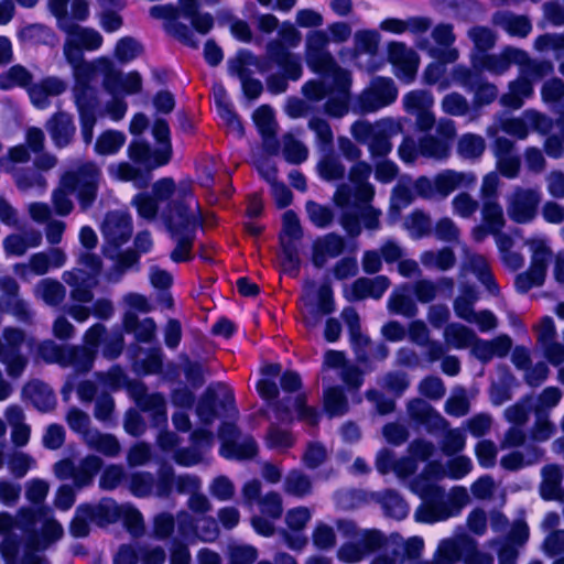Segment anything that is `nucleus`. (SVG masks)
<instances>
[{"label": "nucleus", "mask_w": 564, "mask_h": 564, "mask_svg": "<svg viewBox=\"0 0 564 564\" xmlns=\"http://www.w3.org/2000/svg\"><path fill=\"white\" fill-rule=\"evenodd\" d=\"M153 195L160 200H170L161 217L171 235L195 234L203 225L199 205L188 184L175 186L171 178H162L153 185Z\"/></svg>", "instance_id": "obj_1"}, {"label": "nucleus", "mask_w": 564, "mask_h": 564, "mask_svg": "<svg viewBox=\"0 0 564 564\" xmlns=\"http://www.w3.org/2000/svg\"><path fill=\"white\" fill-rule=\"evenodd\" d=\"M411 489L421 499L422 503L415 511V519L419 522L434 523L445 521L457 516L469 502V495L466 488L456 486L449 492L424 479H414Z\"/></svg>", "instance_id": "obj_2"}, {"label": "nucleus", "mask_w": 564, "mask_h": 564, "mask_svg": "<svg viewBox=\"0 0 564 564\" xmlns=\"http://www.w3.org/2000/svg\"><path fill=\"white\" fill-rule=\"evenodd\" d=\"M101 171L94 162H86L76 172L65 173L59 185L52 194V203L56 214L66 216L73 210L70 196L77 192L83 209H87L96 199Z\"/></svg>", "instance_id": "obj_3"}, {"label": "nucleus", "mask_w": 564, "mask_h": 564, "mask_svg": "<svg viewBox=\"0 0 564 564\" xmlns=\"http://www.w3.org/2000/svg\"><path fill=\"white\" fill-rule=\"evenodd\" d=\"M75 78L74 97L79 112L80 133L84 142L90 144L94 138L96 118V100L89 83L95 78L97 72L91 62L84 61L73 67Z\"/></svg>", "instance_id": "obj_4"}, {"label": "nucleus", "mask_w": 564, "mask_h": 564, "mask_svg": "<svg viewBox=\"0 0 564 564\" xmlns=\"http://www.w3.org/2000/svg\"><path fill=\"white\" fill-rule=\"evenodd\" d=\"M401 131V123L392 118H383L376 122L358 120L350 127L354 139L367 145L372 159L387 156L392 150L391 139Z\"/></svg>", "instance_id": "obj_5"}, {"label": "nucleus", "mask_w": 564, "mask_h": 564, "mask_svg": "<svg viewBox=\"0 0 564 564\" xmlns=\"http://www.w3.org/2000/svg\"><path fill=\"white\" fill-rule=\"evenodd\" d=\"M530 257L528 270L519 273L514 284L519 292L527 293L545 282L551 260L555 257L550 239L544 235H534L524 240Z\"/></svg>", "instance_id": "obj_6"}, {"label": "nucleus", "mask_w": 564, "mask_h": 564, "mask_svg": "<svg viewBox=\"0 0 564 564\" xmlns=\"http://www.w3.org/2000/svg\"><path fill=\"white\" fill-rule=\"evenodd\" d=\"M333 200L341 209L340 224L350 236H358L361 232L360 220L367 229H379L381 212L372 206H366L359 210L357 200L354 202L350 185L340 184L334 194Z\"/></svg>", "instance_id": "obj_7"}, {"label": "nucleus", "mask_w": 564, "mask_h": 564, "mask_svg": "<svg viewBox=\"0 0 564 564\" xmlns=\"http://www.w3.org/2000/svg\"><path fill=\"white\" fill-rule=\"evenodd\" d=\"M78 264L82 268H73L64 271L63 281L69 286V297L75 302L90 303L94 300L93 289L98 284L102 262L101 259L90 252L79 254Z\"/></svg>", "instance_id": "obj_8"}, {"label": "nucleus", "mask_w": 564, "mask_h": 564, "mask_svg": "<svg viewBox=\"0 0 564 564\" xmlns=\"http://www.w3.org/2000/svg\"><path fill=\"white\" fill-rule=\"evenodd\" d=\"M552 128V120L546 116L528 109L520 117L512 118H498L496 121L486 129L488 137H496L500 131L523 140L528 137L529 130L532 129L542 134L547 133Z\"/></svg>", "instance_id": "obj_9"}, {"label": "nucleus", "mask_w": 564, "mask_h": 564, "mask_svg": "<svg viewBox=\"0 0 564 564\" xmlns=\"http://www.w3.org/2000/svg\"><path fill=\"white\" fill-rule=\"evenodd\" d=\"M540 203L539 189L514 186L506 196L507 215L517 224H530L538 216Z\"/></svg>", "instance_id": "obj_10"}, {"label": "nucleus", "mask_w": 564, "mask_h": 564, "mask_svg": "<svg viewBox=\"0 0 564 564\" xmlns=\"http://www.w3.org/2000/svg\"><path fill=\"white\" fill-rule=\"evenodd\" d=\"M25 340V333L15 327H6L0 338V361L6 366L9 377L19 378L26 365L28 358L20 352Z\"/></svg>", "instance_id": "obj_11"}, {"label": "nucleus", "mask_w": 564, "mask_h": 564, "mask_svg": "<svg viewBox=\"0 0 564 564\" xmlns=\"http://www.w3.org/2000/svg\"><path fill=\"white\" fill-rule=\"evenodd\" d=\"M329 36L323 30H315L306 36V63L311 69L325 76L336 74L337 70H344L334 61L332 54L327 51Z\"/></svg>", "instance_id": "obj_12"}, {"label": "nucleus", "mask_w": 564, "mask_h": 564, "mask_svg": "<svg viewBox=\"0 0 564 564\" xmlns=\"http://www.w3.org/2000/svg\"><path fill=\"white\" fill-rule=\"evenodd\" d=\"M397 97L398 88L393 80L387 77H377L360 94L359 107L364 112H373L394 102Z\"/></svg>", "instance_id": "obj_13"}, {"label": "nucleus", "mask_w": 564, "mask_h": 564, "mask_svg": "<svg viewBox=\"0 0 564 564\" xmlns=\"http://www.w3.org/2000/svg\"><path fill=\"white\" fill-rule=\"evenodd\" d=\"M101 235L105 240L104 252L117 249L127 243L132 235L131 217L124 212H109L101 224Z\"/></svg>", "instance_id": "obj_14"}, {"label": "nucleus", "mask_w": 564, "mask_h": 564, "mask_svg": "<svg viewBox=\"0 0 564 564\" xmlns=\"http://www.w3.org/2000/svg\"><path fill=\"white\" fill-rule=\"evenodd\" d=\"M402 104L408 113L415 116L420 131H429L435 126L434 97L430 91L412 90L403 96Z\"/></svg>", "instance_id": "obj_15"}, {"label": "nucleus", "mask_w": 564, "mask_h": 564, "mask_svg": "<svg viewBox=\"0 0 564 564\" xmlns=\"http://www.w3.org/2000/svg\"><path fill=\"white\" fill-rule=\"evenodd\" d=\"M219 437L223 440L220 453L226 458L248 459L254 457L258 452L256 441L251 436L238 437L234 424H223Z\"/></svg>", "instance_id": "obj_16"}, {"label": "nucleus", "mask_w": 564, "mask_h": 564, "mask_svg": "<svg viewBox=\"0 0 564 564\" xmlns=\"http://www.w3.org/2000/svg\"><path fill=\"white\" fill-rule=\"evenodd\" d=\"M528 61V54L519 48L506 47L499 54H482L474 58V67L487 70L494 75L506 73L512 64L522 65Z\"/></svg>", "instance_id": "obj_17"}, {"label": "nucleus", "mask_w": 564, "mask_h": 564, "mask_svg": "<svg viewBox=\"0 0 564 564\" xmlns=\"http://www.w3.org/2000/svg\"><path fill=\"white\" fill-rule=\"evenodd\" d=\"M326 77L332 78L333 87L325 104V111L332 117L340 118L348 112L350 74L347 70H337L336 74Z\"/></svg>", "instance_id": "obj_18"}, {"label": "nucleus", "mask_w": 564, "mask_h": 564, "mask_svg": "<svg viewBox=\"0 0 564 564\" xmlns=\"http://www.w3.org/2000/svg\"><path fill=\"white\" fill-rule=\"evenodd\" d=\"M389 61L397 67L395 75L410 83L413 80L417 67V54L403 43H392L389 46Z\"/></svg>", "instance_id": "obj_19"}, {"label": "nucleus", "mask_w": 564, "mask_h": 564, "mask_svg": "<svg viewBox=\"0 0 564 564\" xmlns=\"http://www.w3.org/2000/svg\"><path fill=\"white\" fill-rule=\"evenodd\" d=\"M435 182L438 198L445 199L456 189L473 187L477 182V176L473 172L446 169L435 175Z\"/></svg>", "instance_id": "obj_20"}, {"label": "nucleus", "mask_w": 564, "mask_h": 564, "mask_svg": "<svg viewBox=\"0 0 564 564\" xmlns=\"http://www.w3.org/2000/svg\"><path fill=\"white\" fill-rule=\"evenodd\" d=\"M45 128L56 148L69 145L74 139L76 127L69 113L59 111L52 116Z\"/></svg>", "instance_id": "obj_21"}, {"label": "nucleus", "mask_w": 564, "mask_h": 564, "mask_svg": "<svg viewBox=\"0 0 564 564\" xmlns=\"http://www.w3.org/2000/svg\"><path fill=\"white\" fill-rule=\"evenodd\" d=\"M178 530L182 535L198 534L205 541H212L217 536V525L213 519L194 518L187 511H181L176 516Z\"/></svg>", "instance_id": "obj_22"}, {"label": "nucleus", "mask_w": 564, "mask_h": 564, "mask_svg": "<svg viewBox=\"0 0 564 564\" xmlns=\"http://www.w3.org/2000/svg\"><path fill=\"white\" fill-rule=\"evenodd\" d=\"M345 248L344 238L336 234H327L313 243L312 261L315 267H324L329 259L338 257Z\"/></svg>", "instance_id": "obj_23"}, {"label": "nucleus", "mask_w": 564, "mask_h": 564, "mask_svg": "<svg viewBox=\"0 0 564 564\" xmlns=\"http://www.w3.org/2000/svg\"><path fill=\"white\" fill-rule=\"evenodd\" d=\"M66 37L83 50L96 51L104 42L102 35L95 29L80 26L70 21L64 22L59 28Z\"/></svg>", "instance_id": "obj_24"}, {"label": "nucleus", "mask_w": 564, "mask_h": 564, "mask_svg": "<svg viewBox=\"0 0 564 564\" xmlns=\"http://www.w3.org/2000/svg\"><path fill=\"white\" fill-rule=\"evenodd\" d=\"M129 158L147 167V172L169 162V149L152 151L149 144L140 141L132 142L128 148Z\"/></svg>", "instance_id": "obj_25"}, {"label": "nucleus", "mask_w": 564, "mask_h": 564, "mask_svg": "<svg viewBox=\"0 0 564 564\" xmlns=\"http://www.w3.org/2000/svg\"><path fill=\"white\" fill-rule=\"evenodd\" d=\"M371 174V166L365 161H358L349 171V181L355 185L354 198L360 203H368L375 196V188L368 182Z\"/></svg>", "instance_id": "obj_26"}, {"label": "nucleus", "mask_w": 564, "mask_h": 564, "mask_svg": "<svg viewBox=\"0 0 564 564\" xmlns=\"http://www.w3.org/2000/svg\"><path fill=\"white\" fill-rule=\"evenodd\" d=\"M218 394L223 395L226 402H232L234 400L232 392L227 386L223 383L209 386L200 399L196 410L200 421L205 424H210L217 416L214 403Z\"/></svg>", "instance_id": "obj_27"}, {"label": "nucleus", "mask_w": 564, "mask_h": 564, "mask_svg": "<svg viewBox=\"0 0 564 564\" xmlns=\"http://www.w3.org/2000/svg\"><path fill=\"white\" fill-rule=\"evenodd\" d=\"M37 514L34 519V533H28V539L34 542L37 536L36 524L42 523L41 535L47 542H54L59 540L64 534V529L59 522H57L48 507H36L33 508Z\"/></svg>", "instance_id": "obj_28"}, {"label": "nucleus", "mask_w": 564, "mask_h": 564, "mask_svg": "<svg viewBox=\"0 0 564 564\" xmlns=\"http://www.w3.org/2000/svg\"><path fill=\"white\" fill-rule=\"evenodd\" d=\"M512 340L507 335H501L492 340L476 338L473 354L481 361H489L494 357H505L511 349Z\"/></svg>", "instance_id": "obj_29"}, {"label": "nucleus", "mask_w": 564, "mask_h": 564, "mask_svg": "<svg viewBox=\"0 0 564 564\" xmlns=\"http://www.w3.org/2000/svg\"><path fill=\"white\" fill-rule=\"evenodd\" d=\"M390 286V280L384 275L376 278H359L351 285V300L366 297L380 299Z\"/></svg>", "instance_id": "obj_30"}, {"label": "nucleus", "mask_w": 564, "mask_h": 564, "mask_svg": "<svg viewBox=\"0 0 564 564\" xmlns=\"http://www.w3.org/2000/svg\"><path fill=\"white\" fill-rule=\"evenodd\" d=\"M410 291L411 286L409 284H402L393 290L387 302V308L391 314L409 318L417 314L419 308L415 301L409 294Z\"/></svg>", "instance_id": "obj_31"}, {"label": "nucleus", "mask_w": 564, "mask_h": 564, "mask_svg": "<svg viewBox=\"0 0 564 564\" xmlns=\"http://www.w3.org/2000/svg\"><path fill=\"white\" fill-rule=\"evenodd\" d=\"M37 512L30 507L20 508L12 517L9 513H0V533H8L13 529L21 530L26 536L28 533H34V519Z\"/></svg>", "instance_id": "obj_32"}, {"label": "nucleus", "mask_w": 564, "mask_h": 564, "mask_svg": "<svg viewBox=\"0 0 564 564\" xmlns=\"http://www.w3.org/2000/svg\"><path fill=\"white\" fill-rule=\"evenodd\" d=\"M252 119L263 137V145L270 154L278 152V147L272 140L275 134L276 123L273 110L269 106L259 107L252 115Z\"/></svg>", "instance_id": "obj_33"}, {"label": "nucleus", "mask_w": 564, "mask_h": 564, "mask_svg": "<svg viewBox=\"0 0 564 564\" xmlns=\"http://www.w3.org/2000/svg\"><path fill=\"white\" fill-rule=\"evenodd\" d=\"M563 473L556 465H547L542 469L540 485L541 497L545 500H564V488L561 487Z\"/></svg>", "instance_id": "obj_34"}, {"label": "nucleus", "mask_w": 564, "mask_h": 564, "mask_svg": "<svg viewBox=\"0 0 564 564\" xmlns=\"http://www.w3.org/2000/svg\"><path fill=\"white\" fill-rule=\"evenodd\" d=\"M23 394L42 412L51 411L56 405L53 390L42 381H31L23 388Z\"/></svg>", "instance_id": "obj_35"}, {"label": "nucleus", "mask_w": 564, "mask_h": 564, "mask_svg": "<svg viewBox=\"0 0 564 564\" xmlns=\"http://www.w3.org/2000/svg\"><path fill=\"white\" fill-rule=\"evenodd\" d=\"M35 299L44 302L47 306H59L66 297L65 286L57 280L45 278L34 286Z\"/></svg>", "instance_id": "obj_36"}, {"label": "nucleus", "mask_w": 564, "mask_h": 564, "mask_svg": "<svg viewBox=\"0 0 564 564\" xmlns=\"http://www.w3.org/2000/svg\"><path fill=\"white\" fill-rule=\"evenodd\" d=\"M420 262L429 270L445 272L455 267L456 256L453 249L443 247L423 251L420 254Z\"/></svg>", "instance_id": "obj_37"}, {"label": "nucleus", "mask_w": 564, "mask_h": 564, "mask_svg": "<svg viewBox=\"0 0 564 564\" xmlns=\"http://www.w3.org/2000/svg\"><path fill=\"white\" fill-rule=\"evenodd\" d=\"M466 541L467 536L465 535L443 539L434 554L436 564H455L463 561Z\"/></svg>", "instance_id": "obj_38"}, {"label": "nucleus", "mask_w": 564, "mask_h": 564, "mask_svg": "<svg viewBox=\"0 0 564 564\" xmlns=\"http://www.w3.org/2000/svg\"><path fill=\"white\" fill-rule=\"evenodd\" d=\"M109 175L122 182H132L135 187H147L150 182V173L143 172L128 162L113 163L108 166Z\"/></svg>", "instance_id": "obj_39"}, {"label": "nucleus", "mask_w": 564, "mask_h": 564, "mask_svg": "<svg viewBox=\"0 0 564 564\" xmlns=\"http://www.w3.org/2000/svg\"><path fill=\"white\" fill-rule=\"evenodd\" d=\"M443 337L446 346L454 349L473 348L477 338L473 329L458 323L446 325Z\"/></svg>", "instance_id": "obj_40"}, {"label": "nucleus", "mask_w": 564, "mask_h": 564, "mask_svg": "<svg viewBox=\"0 0 564 564\" xmlns=\"http://www.w3.org/2000/svg\"><path fill=\"white\" fill-rule=\"evenodd\" d=\"M543 449L538 446H529L525 451L511 452L500 459V465L507 470H518L524 466L535 464L541 460Z\"/></svg>", "instance_id": "obj_41"}, {"label": "nucleus", "mask_w": 564, "mask_h": 564, "mask_svg": "<svg viewBox=\"0 0 564 564\" xmlns=\"http://www.w3.org/2000/svg\"><path fill=\"white\" fill-rule=\"evenodd\" d=\"M269 56L284 68L290 79L296 80L302 75V66L300 59L284 50L278 42H269L267 46Z\"/></svg>", "instance_id": "obj_42"}, {"label": "nucleus", "mask_w": 564, "mask_h": 564, "mask_svg": "<svg viewBox=\"0 0 564 564\" xmlns=\"http://www.w3.org/2000/svg\"><path fill=\"white\" fill-rule=\"evenodd\" d=\"M465 268L474 272L478 280L490 291H496V283L494 281L489 263L485 256L473 253L465 249Z\"/></svg>", "instance_id": "obj_43"}, {"label": "nucleus", "mask_w": 564, "mask_h": 564, "mask_svg": "<svg viewBox=\"0 0 564 564\" xmlns=\"http://www.w3.org/2000/svg\"><path fill=\"white\" fill-rule=\"evenodd\" d=\"M533 86L530 79L520 77L509 84V90L501 96V104L512 109H519L523 105V99L531 97Z\"/></svg>", "instance_id": "obj_44"}, {"label": "nucleus", "mask_w": 564, "mask_h": 564, "mask_svg": "<svg viewBox=\"0 0 564 564\" xmlns=\"http://www.w3.org/2000/svg\"><path fill=\"white\" fill-rule=\"evenodd\" d=\"M420 155L434 161H446L451 155V145L445 140H440L436 135L425 134L419 140Z\"/></svg>", "instance_id": "obj_45"}, {"label": "nucleus", "mask_w": 564, "mask_h": 564, "mask_svg": "<svg viewBox=\"0 0 564 564\" xmlns=\"http://www.w3.org/2000/svg\"><path fill=\"white\" fill-rule=\"evenodd\" d=\"M413 186L411 187L410 178H401L393 187L390 198L389 215L395 220L401 212L414 200Z\"/></svg>", "instance_id": "obj_46"}, {"label": "nucleus", "mask_w": 564, "mask_h": 564, "mask_svg": "<svg viewBox=\"0 0 564 564\" xmlns=\"http://www.w3.org/2000/svg\"><path fill=\"white\" fill-rule=\"evenodd\" d=\"M492 21L496 25L502 28L510 35L525 37L531 32L530 21L520 15L510 12H497Z\"/></svg>", "instance_id": "obj_47"}, {"label": "nucleus", "mask_w": 564, "mask_h": 564, "mask_svg": "<svg viewBox=\"0 0 564 564\" xmlns=\"http://www.w3.org/2000/svg\"><path fill=\"white\" fill-rule=\"evenodd\" d=\"M444 286L448 290L454 288V281L451 278H442L437 282L429 279H422L413 283L411 290L420 303H430L437 297L438 290Z\"/></svg>", "instance_id": "obj_48"}, {"label": "nucleus", "mask_w": 564, "mask_h": 564, "mask_svg": "<svg viewBox=\"0 0 564 564\" xmlns=\"http://www.w3.org/2000/svg\"><path fill=\"white\" fill-rule=\"evenodd\" d=\"M91 522L97 525H106L121 518L122 506L111 499H104L97 505H89Z\"/></svg>", "instance_id": "obj_49"}, {"label": "nucleus", "mask_w": 564, "mask_h": 564, "mask_svg": "<svg viewBox=\"0 0 564 564\" xmlns=\"http://www.w3.org/2000/svg\"><path fill=\"white\" fill-rule=\"evenodd\" d=\"M96 351L88 347H66L63 367H73L78 372L89 371L93 367Z\"/></svg>", "instance_id": "obj_50"}, {"label": "nucleus", "mask_w": 564, "mask_h": 564, "mask_svg": "<svg viewBox=\"0 0 564 564\" xmlns=\"http://www.w3.org/2000/svg\"><path fill=\"white\" fill-rule=\"evenodd\" d=\"M85 443L89 448L110 457L117 456L121 449L116 436L111 434H104L98 430H93L86 433Z\"/></svg>", "instance_id": "obj_51"}, {"label": "nucleus", "mask_w": 564, "mask_h": 564, "mask_svg": "<svg viewBox=\"0 0 564 564\" xmlns=\"http://www.w3.org/2000/svg\"><path fill=\"white\" fill-rule=\"evenodd\" d=\"M283 490L285 494L296 498L306 497L312 494V480L303 471L293 469L284 478Z\"/></svg>", "instance_id": "obj_52"}, {"label": "nucleus", "mask_w": 564, "mask_h": 564, "mask_svg": "<svg viewBox=\"0 0 564 564\" xmlns=\"http://www.w3.org/2000/svg\"><path fill=\"white\" fill-rule=\"evenodd\" d=\"M102 462L95 455H89L75 464L73 480L77 488L89 486L95 475L101 468Z\"/></svg>", "instance_id": "obj_53"}, {"label": "nucleus", "mask_w": 564, "mask_h": 564, "mask_svg": "<svg viewBox=\"0 0 564 564\" xmlns=\"http://www.w3.org/2000/svg\"><path fill=\"white\" fill-rule=\"evenodd\" d=\"M486 150L485 139L475 133H465L458 141L456 151L457 154L466 160H478L482 156Z\"/></svg>", "instance_id": "obj_54"}, {"label": "nucleus", "mask_w": 564, "mask_h": 564, "mask_svg": "<svg viewBox=\"0 0 564 564\" xmlns=\"http://www.w3.org/2000/svg\"><path fill=\"white\" fill-rule=\"evenodd\" d=\"M126 139L121 131L106 130L96 140L95 152L99 155H113L124 145Z\"/></svg>", "instance_id": "obj_55"}, {"label": "nucleus", "mask_w": 564, "mask_h": 564, "mask_svg": "<svg viewBox=\"0 0 564 564\" xmlns=\"http://www.w3.org/2000/svg\"><path fill=\"white\" fill-rule=\"evenodd\" d=\"M50 269L45 252H36L30 257L28 263H17L13 267L14 273L24 281L30 279L31 273L44 275Z\"/></svg>", "instance_id": "obj_56"}, {"label": "nucleus", "mask_w": 564, "mask_h": 564, "mask_svg": "<svg viewBox=\"0 0 564 564\" xmlns=\"http://www.w3.org/2000/svg\"><path fill=\"white\" fill-rule=\"evenodd\" d=\"M140 410L150 414L153 425H165L167 422L166 402L162 394L151 393L139 405Z\"/></svg>", "instance_id": "obj_57"}, {"label": "nucleus", "mask_w": 564, "mask_h": 564, "mask_svg": "<svg viewBox=\"0 0 564 564\" xmlns=\"http://www.w3.org/2000/svg\"><path fill=\"white\" fill-rule=\"evenodd\" d=\"M481 216L491 234L500 232L506 226L503 209L498 199L482 202Z\"/></svg>", "instance_id": "obj_58"}, {"label": "nucleus", "mask_w": 564, "mask_h": 564, "mask_svg": "<svg viewBox=\"0 0 564 564\" xmlns=\"http://www.w3.org/2000/svg\"><path fill=\"white\" fill-rule=\"evenodd\" d=\"M404 228L409 231L410 236L420 239L431 234L432 221L431 217L423 210L416 209L412 212L404 219Z\"/></svg>", "instance_id": "obj_59"}, {"label": "nucleus", "mask_w": 564, "mask_h": 564, "mask_svg": "<svg viewBox=\"0 0 564 564\" xmlns=\"http://www.w3.org/2000/svg\"><path fill=\"white\" fill-rule=\"evenodd\" d=\"M452 212L460 218H471L479 209V202L467 192L455 195L451 202Z\"/></svg>", "instance_id": "obj_60"}, {"label": "nucleus", "mask_w": 564, "mask_h": 564, "mask_svg": "<svg viewBox=\"0 0 564 564\" xmlns=\"http://www.w3.org/2000/svg\"><path fill=\"white\" fill-rule=\"evenodd\" d=\"M302 228L300 225V220L295 213L292 210H288L283 214L282 218V231L280 234V242L284 245V242L294 243L302 238Z\"/></svg>", "instance_id": "obj_61"}, {"label": "nucleus", "mask_w": 564, "mask_h": 564, "mask_svg": "<svg viewBox=\"0 0 564 564\" xmlns=\"http://www.w3.org/2000/svg\"><path fill=\"white\" fill-rule=\"evenodd\" d=\"M381 503L387 514L394 519H404L409 513V506L400 495L393 490L384 491Z\"/></svg>", "instance_id": "obj_62"}, {"label": "nucleus", "mask_w": 564, "mask_h": 564, "mask_svg": "<svg viewBox=\"0 0 564 564\" xmlns=\"http://www.w3.org/2000/svg\"><path fill=\"white\" fill-rule=\"evenodd\" d=\"M283 154L288 162L300 164L308 156L307 148L292 134L283 137Z\"/></svg>", "instance_id": "obj_63"}, {"label": "nucleus", "mask_w": 564, "mask_h": 564, "mask_svg": "<svg viewBox=\"0 0 564 564\" xmlns=\"http://www.w3.org/2000/svg\"><path fill=\"white\" fill-rule=\"evenodd\" d=\"M318 173L322 178L326 181L340 180L345 175V166L339 158L327 154L325 155L317 165Z\"/></svg>", "instance_id": "obj_64"}]
</instances>
